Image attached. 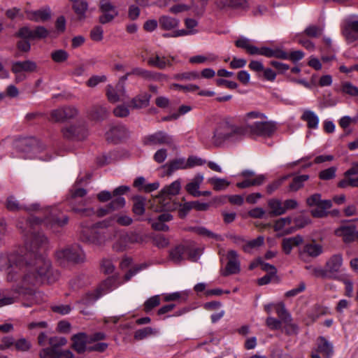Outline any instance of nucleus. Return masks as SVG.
Listing matches in <instances>:
<instances>
[{
	"instance_id": "f257e3e1",
	"label": "nucleus",
	"mask_w": 358,
	"mask_h": 358,
	"mask_svg": "<svg viewBox=\"0 0 358 358\" xmlns=\"http://www.w3.org/2000/svg\"><path fill=\"white\" fill-rule=\"evenodd\" d=\"M0 271L6 273L8 281L20 279V292L22 293H29L34 287L41 285L55 283L60 275L50 260L41 255H36L24 262L15 255L1 254Z\"/></svg>"
},
{
	"instance_id": "f03ea898",
	"label": "nucleus",
	"mask_w": 358,
	"mask_h": 358,
	"mask_svg": "<svg viewBox=\"0 0 358 358\" xmlns=\"http://www.w3.org/2000/svg\"><path fill=\"white\" fill-rule=\"evenodd\" d=\"M80 238L89 244L99 246L103 245L110 239L106 231L96 228L95 225L90 228L83 227L81 230Z\"/></svg>"
},
{
	"instance_id": "7ed1b4c3",
	"label": "nucleus",
	"mask_w": 358,
	"mask_h": 358,
	"mask_svg": "<svg viewBox=\"0 0 358 358\" xmlns=\"http://www.w3.org/2000/svg\"><path fill=\"white\" fill-rule=\"evenodd\" d=\"M38 69L37 64L29 59L14 62L11 65V71L15 75L17 83L26 79L24 73H35L38 71Z\"/></svg>"
},
{
	"instance_id": "20e7f679",
	"label": "nucleus",
	"mask_w": 358,
	"mask_h": 358,
	"mask_svg": "<svg viewBox=\"0 0 358 358\" xmlns=\"http://www.w3.org/2000/svg\"><path fill=\"white\" fill-rule=\"evenodd\" d=\"M306 203L309 207L315 206L310 213L313 217H323L327 215L326 210L329 209L332 204L330 200H322L320 194H314L306 199Z\"/></svg>"
},
{
	"instance_id": "39448f33",
	"label": "nucleus",
	"mask_w": 358,
	"mask_h": 358,
	"mask_svg": "<svg viewBox=\"0 0 358 358\" xmlns=\"http://www.w3.org/2000/svg\"><path fill=\"white\" fill-rule=\"evenodd\" d=\"M56 256L58 259L75 263L83 262L85 259L83 250L77 245L58 250Z\"/></svg>"
},
{
	"instance_id": "423d86ee",
	"label": "nucleus",
	"mask_w": 358,
	"mask_h": 358,
	"mask_svg": "<svg viewBox=\"0 0 358 358\" xmlns=\"http://www.w3.org/2000/svg\"><path fill=\"white\" fill-rule=\"evenodd\" d=\"M99 7L101 12L99 22L101 24L110 23L119 15L118 10L110 0H100Z\"/></svg>"
},
{
	"instance_id": "0eeeda50",
	"label": "nucleus",
	"mask_w": 358,
	"mask_h": 358,
	"mask_svg": "<svg viewBox=\"0 0 358 358\" xmlns=\"http://www.w3.org/2000/svg\"><path fill=\"white\" fill-rule=\"evenodd\" d=\"M143 144L147 146L165 145L172 146L174 144L173 137L167 133L158 131L155 133L145 136L142 140Z\"/></svg>"
},
{
	"instance_id": "6e6552de",
	"label": "nucleus",
	"mask_w": 358,
	"mask_h": 358,
	"mask_svg": "<svg viewBox=\"0 0 358 358\" xmlns=\"http://www.w3.org/2000/svg\"><path fill=\"white\" fill-rule=\"evenodd\" d=\"M78 109L73 106H64L50 111V120L55 122H64L76 117Z\"/></svg>"
},
{
	"instance_id": "1a4fd4ad",
	"label": "nucleus",
	"mask_w": 358,
	"mask_h": 358,
	"mask_svg": "<svg viewBox=\"0 0 358 358\" xmlns=\"http://www.w3.org/2000/svg\"><path fill=\"white\" fill-rule=\"evenodd\" d=\"M64 138L69 140H83L88 135V130L84 123H77L64 127L62 129Z\"/></svg>"
},
{
	"instance_id": "9d476101",
	"label": "nucleus",
	"mask_w": 358,
	"mask_h": 358,
	"mask_svg": "<svg viewBox=\"0 0 358 358\" xmlns=\"http://www.w3.org/2000/svg\"><path fill=\"white\" fill-rule=\"evenodd\" d=\"M46 243L47 238L43 234L31 232L30 234H25L24 246L30 252H37Z\"/></svg>"
},
{
	"instance_id": "9b49d317",
	"label": "nucleus",
	"mask_w": 358,
	"mask_h": 358,
	"mask_svg": "<svg viewBox=\"0 0 358 358\" xmlns=\"http://www.w3.org/2000/svg\"><path fill=\"white\" fill-rule=\"evenodd\" d=\"M266 119L265 114L254 110L245 113L241 117L245 129L250 134L261 122Z\"/></svg>"
},
{
	"instance_id": "f8f14e48",
	"label": "nucleus",
	"mask_w": 358,
	"mask_h": 358,
	"mask_svg": "<svg viewBox=\"0 0 358 358\" xmlns=\"http://www.w3.org/2000/svg\"><path fill=\"white\" fill-rule=\"evenodd\" d=\"M275 311L284 324L285 333L289 335L297 334L298 327L296 324L292 322V317L286 310L285 306L283 304L276 306Z\"/></svg>"
},
{
	"instance_id": "ddd939ff",
	"label": "nucleus",
	"mask_w": 358,
	"mask_h": 358,
	"mask_svg": "<svg viewBox=\"0 0 358 358\" xmlns=\"http://www.w3.org/2000/svg\"><path fill=\"white\" fill-rule=\"evenodd\" d=\"M276 130L275 124L266 119L263 120L251 133L252 136L267 138L271 136Z\"/></svg>"
},
{
	"instance_id": "4468645a",
	"label": "nucleus",
	"mask_w": 358,
	"mask_h": 358,
	"mask_svg": "<svg viewBox=\"0 0 358 358\" xmlns=\"http://www.w3.org/2000/svg\"><path fill=\"white\" fill-rule=\"evenodd\" d=\"M228 262L226 265L223 275L238 273L241 271L238 254L235 250H229L227 253Z\"/></svg>"
},
{
	"instance_id": "2eb2a0df",
	"label": "nucleus",
	"mask_w": 358,
	"mask_h": 358,
	"mask_svg": "<svg viewBox=\"0 0 358 358\" xmlns=\"http://www.w3.org/2000/svg\"><path fill=\"white\" fill-rule=\"evenodd\" d=\"M51 10L49 7H43L36 10H28L26 12L27 18L36 22H43L51 17Z\"/></svg>"
},
{
	"instance_id": "dca6fc26",
	"label": "nucleus",
	"mask_w": 358,
	"mask_h": 358,
	"mask_svg": "<svg viewBox=\"0 0 358 358\" xmlns=\"http://www.w3.org/2000/svg\"><path fill=\"white\" fill-rule=\"evenodd\" d=\"M343 35L349 43L358 40V17L347 22L343 29Z\"/></svg>"
},
{
	"instance_id": "f3484780",
	"label": "nucleus",
	"mask_w": 358,
	"mask_h": 358,
	"mask_svg": "<svg viewBox=\"0 0 358 358\" xmlns=\"http://www.w3.org/2000/svg\"><path fill=\"white\" fill-rule=\"evenodd\" d=\"M181 184L179 180L173 181L169 185L164 187L160 192V195L153 200V203H159L161 202V199L164 196H170L177 195L180 190Z\"/></svg>"
},
{
	"instance_id": "a211bd4d",
	"label": "nucleus",
	"mask_w": 358,
	"mask_h": 358,
	"mask_svg": "<svg viewBox=\"0 0 358 358\" xmlns=\"http://www.w3.org/2000/svg\"><path fill=\"white\" fill-rule=\"evenodd\" d=\"M68 221L69 217L66 215H61V212L56 208H52L50 216L45 220L46 224H50L52 227H63L68 223Z\"/></svg>"
},
{
	"instance_id": "6ab92c4d",
	"label": "nucleus",
	"mask_w": 358,
	"mask_h": 358,
	"mask_svg": "<svg viewBox=\"0 0 358 358\" xmlns=\"http://www.w3.org/2000/svg\"><path fill=\"white\" fill-rule=\"evenodd\" d=\"M257 52L255 55H263L266 57H275L281 59H287V52L279 48H270L268 47H262L260 48L257 47Z\"/></svg>"
},
{
	"instance_id": "aec40b11",
	"label": "nucleus",
	"mask_w": 358,
	"mask_h": 358,
	"mask_svg": "<svg viewBox=\"0 0 358 358\" xmlns=\"http://www.w3.org/2000/svg\"><path fill=\"white\" fill-rule=\"evenodd\" d=\"M125 205V199L122 196L116 197L113 199L106 207L99 208L96 213L99 217H103L114 210L122 208Z\"/></svg>"
},
{
	"instance_id": "412c9836",
	"label": "nucleus",
	"mask_w": 358,
	"mask_h": 358,
	"mask_svg": "<svg viewBox=\"0 0 358 358\" xmlns=\"http://www.w3.org/2000/svg\"><path fill=\"white\" fill-rule=\"evenodd\" d=\"M335 234L336 236L342 237L345 243L352 242L357 235L355 227L353 225L341 226L335 231Z\"/></svg>"
},
{
	"instance_id": "4be33fe9",
	"label": "nucleus",
	"mask_w": 358,
	"mask_h": 358,
	"mask_svg": "<svg viewBox=\"0 0 358 358\" xmlns=\"http://www.w3.org/2000/svg\"><path fill=\"white\" fill-rule=\"evenodd\" d=\"M87 336L85 333H78L72 336V348L78 353H83L88 348H87Z\"/></svg>"
},
{
	"instance_id": "5701e85b",
	"label": "nucleus",
	"mask_w": 358,
	"mask_h": 358,
	"mask_svg": "<svg viewBox=\"0 0 358 358\" xmlns=\"http://www.w3.org/2000/svg\"><path fill=\"white\" fill-rule=\"evenodd\" d=\"M129 134L128 129L124 125L112 127L106 133L107 138L113 141L121 140L127 138Z\"/></svg>"
},
{
	"instance_id": "b1692460",
	"label": "nucleus",
	"mask_w": 358,
	"mask_h": 358,
	"mask_svg": "<svg viewBox=\"0 0 358 358\" xmlns=\"http://www.w3.org/2000/svg\"><path fill=\"white\" fill-rule=\"evenodd\" d=\"M180 20L178 18L164 15L159 18V27L165 31L173 30L178 27Z\"/></svg>"
},
{
	"instance_id": "393cba45",
	"label": "nucleus",
	"mask_w": 358,
	"mask_h": 358,
	"mask_svg": "<svg viewBox=\"0 0 358 358\" xmlns=\"http://www.w3.org/2000/svg\"><path fill=\"white\" fill-rule=\"evenodd\" d=\"M203 174H196L192 181L187 184L185 187L187 192L195 197L200 196L199 189L201 184L203 182Z\"/></svg>"
},
{
	"instance_id": "a878e982",
	"label": "nucleus",
	"mask_w": 358,
	"mask_h": 358,
	"mask_svg": "<svg viewBox=\"0 0 358 358\" xmlns=\"http://www.w3.org/2000/svg\"><path fill=\"white\" fill-rule=\"evenodd\" d=\"M343 264V258L341 255H333L326 263V272L331 274L340 271Z\"/></svg>"
},
{
	"instance_id": "bb28decb",
	"label": "nucleus",
	"mask_w": 358,
	"mask_h": 358,
	"mask_svg": "<svg viewBox=\"0 0 358 358\" xmlns=\"http://www.w3.org/2000/svg\"><path fill=\"white\" fill-rule=\"evenodd\" d=\"M6 207L10 210H19L25 209L27 211L36 210L38 208V205L35 203L29 206H24L21 205L18 201L13 196H10L7 199Z\"/></svg>"
},
{
	"instance_id": "cd10ccee",
	"label": "nucleus",
	"mask_w": 358,
	"mask_h": 358,
	"mask_svg": "<svg viewBox=\"0 0 358 358\" xmlns=\"http://www.w3.org/2000/svg\"><path fill=\"white\" fill-rule=\"evenodd\" d=\"M17 280H18V282H17L16 287L15 288L14 293L11 296H5L2 297L1 299H0V307L10 305V304L15 303L17 301L18 296L20 294H31L34 292L36 287H34L33 289L31 290V292H30L29 293H22V292H20V279H18Z\"/></svg>"
},
{
	"instance_id": "c85d7f7f",
	"label": "nucleus",
	"mask_w": 358,
	"mask_h": 358,
	"mask_svg": "<svg viewBox=\"0 0 358 358\" xmlns=\"http://www.w3.org/2000/svg\"><path fill=\"white\" fill-rule=\"evenodd\" d=\"M148 64L160 69H164L167 66H171L172 63L169 58L164 56L155 55L150 57L148 59Z\"/></svg>"
},
{
	"instance_id": "c756f323",
	"label": "nucleus",
	"mask_w": 358,
	"mask_h": 358,
	"mask_svg": "<svg viewBox=\"0 0 358 358\" xmlns=\"http://www.w3.org/2000/svg\"><path fill=\"white\" fill-rule=\"evenodd\" d=\"M245 3V0H215V5L217 8L224 10L244 7Z\"/></svg>"
},
{
	"instance_id": "7c9ffc66",
	"label": "nucleus",
	"mask_w": 358,
	"mask_h": 358,
	"mask_svg": "<svg viewBox=\"0 0 358 358\" xmlns=\"http://www.w3.org/2000/svg\"><path fill=\"white\" fill-rule=\"evenodd\" d=\"M186 250V245H177L170 251V259L175 264H180L185 259V256L187 254Z\"/></svg>"
},
{
	"instance_id": "2f4dec72",
	"label": "nucleus",
	"mask_w": 358,
	"mask_h": 358,
	"mask_svg": "<svg viewBox=\"0 0 358 358\" xmlns=\"http://www.w3.org/2000/svg\"><path fill=\"white\" fill-rule=\"evenodd\" d=\"M303 243V237L297 235L293 237L284 238L282 240V246L284 252L289 255L292 250Z\"/></svg>"
},
{
	"instance_id": "473e14b6",
	"label": "nucleus",
	"mask_w": 358,
	"mask_h": 358,
	"mask_svg": "<svg viewBox=\"0 0 358 358\" xmlns=\"http://www.w3.org/2000/svg\"><path fill=\"white\" fill-rule=\"evenodd\" d=\"M315 352L318 355L322 353L326 358H330L334 352L332 345L324 338L320 337L317 341V348Z\"/></svg>"
},
{
	"instance_id": "72a5a7b5",
	"label": "nucleus",
	"mask_w": 358,
	"mask_h": 358,
	"mask_svg": "<svg viewBox=\"0 0 358 358\" xmlns=\"http://www.w3.org/2000/svg\"><path fill=\"white\" fill-rule=\"evenodd\" d=\"M120 285L117 278L114 277L108 278L104 280L99 287L96 289L98 293L101 296L116 289Z\"/></svg>"
},
{
	"instance_id": "f704fd0d",
	"label": "nucleus",
	"mask_w": 358,
	"mask_h": 358,
	"mask_svg": "<svg viewBox=\"0 0 358 358\" xmlns=\"http://www.w3.org/2000/svg\"><path fill=\"white\" fill-rule=\"evenodd\" d=\"M301 120L307 122V126L310 129H317L319 124L318 116L312 110H305L301 115Z\"/></svg>"
},
{
	"instance_id": "c9c22d12",
	"label": "nucleus",
	"mask_w": 358,
	"mask_h": 358,
	"mask_svg": "<svg viewBox=\"0 0 358 358\" xmlns=\"http://www.w3.org/2000/svg\"><path fill=\"white\" fill-rule=\"evenodd\" d=\"M72 2V8L76 14L78 19L80 20L85 18V13L88 8V4L87 1L84 0H76Z\"/></svg>"
},
{
	"instance_id": "e433bc0d",
	"label": "nucleus",
	"mask_w": 358,
	"mask_h": 358,
	"mask_svg": "<svg viewBox=\"0 0 358 358\" xmlns=\"http://www.w3.org/2000/svg\"><path fill=\"white\" fill-rule=\"evenodd\" d=\"M164 167L166 169L167 175L171 176L178 169H187V163L184 158H180L170 162Z\"/></svg>"
},
{
	"instance_id": "4c0bfd02",
	"label": "nucleus",
	"mask_w": 358,
	"mask_h": 358,
	"mask_svg": "<svg viewBox=\"0 0 358 358\" xmlns=\"http://www.w3.org/2000/svg\"><path fill=\"white\" fill-rule=\"evenodd\" d=\"M150 95L148 93L141 94L131 101V106L133 108L139 109L147 107L149 105Z\"/></svg>"
},
{
	"instance_id": "58836bf2",
	"label": "nucleus",
	"mask_w": 358,
	"mask_h": 358,
	"mask_svg": "<svg viewBox=\"0 0 358 358\" xmlns=\"http://www.w3.org/2000/svg\"><path fill=\"white\" fill-rule=\"evenodd\" d=\"M322 252V248L320 245L315 243L306 244L303 250L301 252V255H308L311 257H316Z\"/></svg>"
},
{
	"instance_id": "ea45409f",
	"label": "nucleus",
	"mask_w": 358,
	"mask_h": 358,
	"mask_svg": "<svg viewBox=\"0 0 358 358\" xmlns=\"http://www.w3.org/2000/svg\"><path fill=\"white\" fill-rule=\"evenodd\" d=\"M268 206L271 210V215L278 216L285 214L283 203L280 200L271 199L268 201Z\"/></svg>"
},
{
	"instance_id": "a19ab883",
	"label": "nucleus",
	"mask_w": 358,
	"mask_h": 358,
	"mask_svg": "<svg viewBox=\"0 0 358 358\" xmlns=\"http://www.w3.org/2000/svg\"><path fill=\"white\" fill-rule=\"evenodd\" d=\"M207 182L213 186L214 190L217 192L225 190L230 185V182L227 180L216 177L208 178Z\"/></svg>"
},
{
	"instance_id": "79ce46f5",
	"label": "nucleus",
	"mask_w": 358,
	"mask_h": 358,
	"mask_svg": "<svg viewBox=\"0 0 358 358\" xmlns=\"http://www.w3.org/2000/svg\"><path fill=\"white\" fill-rule=\"evenodd\" d=\"M235 44L238 48L245 49L250 55H255L257 52V47L252 45L250 39L247 38L241 37L238 38Z\"/></svg>"
},
{
	"instance_id": "37998d69",
	"label": "nucleus",
	"mask_w": 358,
	"mask_h": 358,
	"mask_svg": "<svg viewBox=\"0 0 358 358\" xmlns=\"http://www.w3.org/2000/svg\"><path fill=\"white\" fill-rule=\"evenodd\" d=\"M264 180V176L259 175L255 178H245L243 182H238L236 186L239 188L243 189L250 186H256L261 185Z\"/></svg>"
},
{
	"instance_id": "c03bdc74",
	"label": "nucleus",
	"mask_w": 358,
	"mask_h": 358,
	"mask_svg": "<svg viewBox=\"0 0 358 358\" xmlns=\"http://www.w3.org/2000/svg\"><path fill=\"white\" fill-rule=\"evenodd\" d=\"M100 296L101 294L98 293L96 289L85 294L78 303L83 305H90L96 301Z\"/></svg>"
},
{
	"instance_id": "a18cd8bd",
	"label": "nucleus",
	"mask_w": 358,
	"mask_h": 358,
	"mask_svg": "<svg viewBox=\"0 0 358 358\" xmlns=\"http://www.w3.org/2000/svg\"><path fill=\"white\" fill-rule=\"evenodd\" d=\"M264 243V238L262 236H258L257 238L247 241L243 245V250L250 252L252 249L258 248Z\"/></svg>"
},
{
	"instance_id": "49530a36",
	"label": "nucleus",
	"mask_w": 358,
	"mask_h": 358,
	"mask_svg": "<svg viewBox=\"0 0 358 358\" xmlns=\"http://www.w3.org/2000/svg\"><path fill=\"white\" fill-rule=\"evenodd\" d=\"M216 60L214 55H196L189 58V62L192 64H210Z\"/></svg>"
},
{
	"instance_id": "de8ad7c7",
	"label": "nucleus",
	"mask_w": 358,
	"mask_h": 358,
	"mask_svg": "<svg viewBox=\"0 0 358 358\" xmlns=\"http://www.w3.org/2000/svg\"><path fill=\"white\" fill-rule=\"evenodd\" d=\"M20 145L24 146V148L22 149V151L25 152V155L22 156V157L24 159H31L34 157V155L37 152L38 150L37 146H29L27 141H21Z\"/></svg>"
},
{
	"instance_id": "09e8293b",
	"label": "nucleus",
	"mask_w": 358,
	"mask_h": 358,
	"mask_svg": "<svg viewBox=\"0 0 358 358\" xmlns=\"http://www.w3.org/2000/svg\"><path fill=\"white\" fill-rule=\"evenodd\" d=\"M108 113V110L106 106L98 105L93 108L92 116L94 119L99 120L104 119Z\"/></svg>"
},
{
	"instance_id": "8fccbe9b",
	"label": "nucleus",
	"mask_w": 358,
	"mask_h": 358,
	"mask_svg": "<svg viewBox=\"0 0 358 358\" xmlns=\"http://www.w3.org/2000/svg\"><path fill=\"white\" fill-rule=\"evenodd\" d=\"M157 334V330L151 327H145L141 329L136 330L134 333V338L136 340H143L150 336Z\"/></svg>"
},
{
	"instance_id": "3c124183",
	"label": "nucleus",
	"mask_w": 358,
	"mask_h": 358,
	"mask_svg": "<svg viewBox=\"0 0 358 358\" xmlns=\"http://www.w3.org/2000/svg\"><path fill=\"white\" fill-rule=\"evenodd\" d=\"M196 232L202 236L213 238L217 241H222L223 240L222 236L215 234L213 231L207 229L205 227H201L196 229Z\"/></svg>"
},
{
	"instance_id": "603ef678",
	"label": "nucleus",
	"mask_w": 358,
	"mask_h": 358,
	"mask_svg": "<svg viewBox=\"0 0 358 358\" xmlns=\"http://www.w3.org/2000/svg\"><path fill=\"white\" fill-rule=\"evenodd\" d=\"M308 178L309 176L308 175L295 177L289 185V189L293 192L297 191L303 185V182L308 180Z\"/></svg>"
},
{
	"instance_id": "864d4df0",
	"label": "nucleus",
	"mask_w": 358,
	"mask_h": 358,
	"mask_svg": "<svg viewBox=\"0 0 358 358\" xmlns=\"http://www.w3.org/2000/svg\"><path fill=\"white\" fill-rule=\"evenodd\" d=\"M129 238H125V234L120 235L118 240L114 243L113 249L116 251H123L131 244Z\"/></svg>"
},
{
	"instance_id": "5fc2aeb1",
	"label": "nucleus",
	"mask_w": 358,
	"mask_h": 358,
	"mask_svg": "<svg viewBox=\"0 0 358 358\" xmlns=\"http://www.w3.org/2000/svg\"><path fill=\"white\" fill-rule=\"evenodd\" d=\"M129 238H125V234L120 235L118 240L114 243L113 249L116 251H123L131 244Z\"/></svg>"
},
{
	"instance_id": "6e6d98bb",
	"label": "nucleus",
	"mask_w": 358,
	"mask_h": 358,
	"mask_svg": "<svg viewBox=\"0 0 358 358\" xmlns=\"http://www.w3.org/2000/svg\"><path fill=\"white\" fill-rule=\"evenodd\" d=\"M52 59L57 63H62L69 58V53L64 50H57L51 53Z\"/></svg>"
},
{
	"instance_id": "4d7b16f0",
	"label": "nucleus",
	"mask_w": 358,
	"mask_h": 358,
	"mask_svg": "<svg viewBox=\"0 0 358 358\" xmlns=\"http://www.w3.org/2000/svg\"><path fill=\"white\" fill-rule=\"evenodd\" d=\"M341 91L343 93L351 96H358V87L350 82H345L342 84Z\"/></svg>"
},
{
	"instance_id": "13d9d810",
	"label": "nucleus",
	"mask_w": 358,
	"mask_h": 358,
	"mask_svg": "<svg viewBox=\"0 0 358 358\" xmlns=\"http://www.w3.org/2000/svg\"><path fill=\"white\" fill-rule=\"evenodd\" d=\"M133 211L135 214L142 215L145 212V199L142 196H136L134 199Z\"/></svg>"
},
{
	"instance_id": "bf43d9fd",
	"label": "nucleus",
	"mask_w": 358,
	"mask_h": 358,
	"mask_svg": "<svg viewBox=\"0 0 358 358\" xmlns=\"http://www.w3.org/2000/svg\"><path fill=\"white\" fill-rule=\"evenodd\" d=\"M200 74L197 71L185 72L182 73H178L174 76V78L178 80H194L199 79Z\"/></svg>"
},
{
	"instance_id": "052dcab7",
	"label": "nucleus",
	"mask_w": 358,
	"mask_h": 358,
	"mask_svg": "<svg viewBox=\"0 0 358 358\" xmlns=\"http://www.w3.org/2000/svg\"><path fill=\"white\" fill-rule=\"evenodd\" d=\"M67 343V340L64 337L52 336L49 338V348L57 350V348L64 346Z\"/></svg>"
},
{
	"instance_id": "680f3d73",
	"label": "nucleus",
	"mask_w": 358,
	"mask_h": 358,
	"mask_svg": "<svg viewBox=\"0 0 358 358\" xmlns=\"http://www.w3.org/2000/svg\"><path fill=\"white\" fill-rule=\"evenodd\" d=\"M186 247L188 259L192 262H196L201 255L202 250L200 248H194L189 245H186Z\"/></svg>"
},
{
	"instance_id": "e2e57ef3",
	"label": "nucleus",
	"mask_w": 358,
	"mask_h": 358,
	"mask_svg": "<svg viewBox=\"0 0 358 358\" xmlns=\"http://www.w3.org/2000/svg\"><path fill=\"white\" fill-rule=\"evenodd\" d=\"M160 304V298L159 295L153 296L149 298L144 303V310L145 312L152 310L154 308Z\"/></svg>"
},
{
	"instance_id": "0e129e2a",
	"label": "nucleus",
	"mask_w": 358,
	"mask_h": 358,
	"mask_svg": "<svg viewBox=\"0 0 358 358\" xmlns=\"http://www.w3.org/2000/svg\"><path fill=\"white\" fill-rule=\"evenodd\" d=\"M16 36L24 39L34 40V29L27 26L22 27L16 33Z\"/></svg>"
},
{
	"instance_id": "69168bd1",
	"label": "nucleus",
	"mask_w": 358,
	"mask_h": 358,
	"mask_svg": "<svg viewBox=\"0 0 358 358\" xmlns=\"http://www.w3.org/2000/svg\"><path fill=\"white\" fill-rule=\"evenodd\" d=\"M336 167L331 166L323 171H321L319 173V177L321 180H328L335 178Z\"/></svg>"
},
{
	"instance_id": "338daca9",
	"label": "nucleus",
	"mask_w": 358,
	"mask_h": 358,
	"mask_svg": "<svg viewBox=\"0 0 358 358\" xmlns=\"http://www.w3.org/2000/svg\"><path fill=\"white\" fill-rule=\"evenodd\" d=\"M291 222L292 219L289 217L280 218L275 222L273 229L276 231H282L285 227L289 225Z\"/></svg>"
},
{
	"instance_id": "774afa93",
	"label": "nucleus",
	"mask_w": 358,
	"mask_h": 358,
	"mask_svg": "<svg viewBox=\"0 0 358 358\" xmlns=\"http://www.w3.org/2000/svg\"><path fill=\"white\" fill-rule=\"evenodd\" d=\"M50 31L43 26H37L34 29V40L43 39L48 37Z\"/></svg>"
}]
</instances>
